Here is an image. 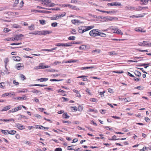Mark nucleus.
Returning <instances> with one entry per match:
<instances>
[{"label":"nucleus","mask_w":151,"mask_h":151,"mask_svg":"<svg viewBox=\"0 0 151 151\" xmlns=\"http://www.w3.org/2000/svg\"><path fill=\"white\" fill-rule=\"evenodd\" d=\"M94 27L93 25L88 26H81L78 27V31L80 33H83L84 32L93 29Z\"/></svg>","instance_id":"nucleus-1"},{"label":"nucleus","mask_w":151,"mask_h":151,"mask_svg":"<svg viewBox=\"0 0 151 151\" xmlns=\"http://www.w3.org/2000/svg\"><path fill=\"white\" fill-rule=\"evenodd\" d=\"M77 105H78V108L76 107V115H80L83 109V104L79 105L78 104Z\"/></svg>","instance_id":"nucleus-2"},{"label":"nucleus","mask_w":151,"mask_h":151,"mask_svg":"<svg viewBox=\"0 0 151 151\" xmlns=\"http://www.w3.org/2000/svg\"><path fill=\"white\" fill-rule=\"evenodd\" d=\"M100 17L101 19H105L107 21H111L113 20L114 19L115 20H117L118 19V18L116 17H112L110 16H106L105 17Z\"/></svg>","instance_id":"nucleus-3"},{"label":"nucleus","mask_w":151,"mask_h":151,"mask_svg":"<svg viewBox=\"0 0 151 151\" xmlns=\"http://www.w3.org/2000/svg\"><path fill=\"white\" fill-rule=\"evenodd\" d=\"M98 29H93L89 32V35L91 37H96L98 36L99 31Z\"/></svg>","instance_id":"nucleus-4"},{"label":"nucleus","mask_w":151,"mask_h":151,"mask_svg":"<svg viewBox=\"0 0 151 151\" xmlns=\"http://www.w3.org/2000/svg\"><path fill=\"white\" fill-rule=\"evenodd\" d=\"M66 13L65 12L63 13L62 14H60L59 15H55L53 17H51V19L52 20H55L59 19L64 16L65 15Z\"/></svg>","instance_id":"nucleus-5"},{"label":"nucleus","mask_w":151,"mask_h":151,"mask_svg":"<svg viewBox=\"0 0 151 151\" xmlns=\"http://www.w3.org/2000/svg\"><path fill=\"white\" fill-rule=\"evenodd\" d=\"M98 11L104 13H106L108 14H109L111 15L112 14H115V13L118 12V11H115L114 10H112L111 11H103L99 9H96Z\"/></svg>","instance_id":"nucleus-6"},{"label":"nucleus","mask_w":151,"mask_h":151,"mask_svg":"<svg viewBox=\"0 0 151 151\" xmlns=\"http://www.w3.org/2000/svg\"><path fill=\"white\" fill-rule=\"evenodd\" d=\"M15 126L20 130H22L25 129V127L24 126L19 123L16 124Z\"/></svg>","instance_id":"nucleus-7"},{"label":"nucleus","mask_w":151,"mask_h":151,"mask_svg":"<svg viewBox=\"0 0 151 151\" xmlns=\"http://www.w3.org/2000/svg\"><path fill=\"white\" fill-rule=\"evenodd\" d=\"M79 17L80 19H76V24L79 25L81 23H84L82 21V20L83 19V17H81L80 16L76 17Z\"/></svg>","instance_id":"nucleus-8"},{"label":"nucleus","mask_w":151,"mask_h":151,"mask_svg":"<svg viewBox=\"0 0 151 151\" xmlns=\"http://www.w3.org/2000/svg\"><path fill=\"white\" fill-rule=\"evenodd\" d=\"M107 5L108 6H121V4L119 2H114L110 3H108L107 4Z\"/></svg>","instance_id":"nucleus-9"},{"label":"nucleus","mask_w":151,"mask_h":151,"mask_svg":"<svg viewBox=\"0 0 151 151\" xmlns=\"http://www.w3.org/2000/svg\"><path fill=\"white\" fill-rule=\"evenodd\" d=\"M23 65L22 64L18 63L16 65V68L18 70H20L23 68Z\"/></svg>","instance_id":"nucleus-10"},{"label":"nucleus","mask_w":151,"mask_h":151,"mask_svg":"<svg viewBox=\"0 0 151 151\" xmlns=\"http://www.w3.org/2000/svg\"><path fill=\"white\" fill-rule=\"evenodd\" d=\"M111 30L116 31V33L118 34H120L122 35H123V33L121 32V30L118 28H112L111 29Z\"/></svg>","instance_id":"nucleus-11"},{"label":"nucleus","mask_w":151,"mask_h":151,"mask_svg":"<svg viewBox=\"0 0 151 151\" xmlns=\"http://www.w3.org/2000/svg\"><path fill=\"white\" fill-rule=\"evenodd\" d=\"M11 106L10 105L5 106L1 110V111H6L9 109L11 108Z\"/></svg>","instance_id":"nucleus-12"},{"label":"nucleus","mask_w":151,"mask_h":151,"mask_svg":"<svg viewBox=\"0 0 151 151\" xmlns=\"http://www.w3.org/2000/svg\"><path fill=\"white\" fill-rule=\"evenodd\" d=\"M12 58L14 61H19L21 60V58L18 56H13L12 57Z\"/></svg>","instance_id":"nucleus-13"},{"label":"nucleus","mask_w":151,"mask_h":151,"mask_svg":"<svg viewBox=\"0 0 151 151\" xmlns=\"http://www.w3.org/2000/svg\"><path fill=\"white\" fill-rule=\"evenodd\" d=\"M125 9L126 10H135V8L134 7H132L130 6H126L125 7Z\"/></svg>","instance_id":"nucleus-14"},{"label":"nucleus","mask_w":151,"mask_h":151,"mask_svg":"<svg viewBox=\"0 0 151 151\" xmlns=\"http://www.w3.org/2000/svg\"><path fill=\"white\" fill-rule=\"evenodd\" d=\"M24 36V35L22 34L16 35L15 36L16 40H19L21 39L22 38L21 37H23Z\"/></svg>","instance_id":"nucleus-15"},{"label":"nucleus","mask_w":151,"mask_h":151,"mask_svg":"<svg viewBox=\"0 0 151 151\" xmlns=\"http://www.w3.org/2000/svg\"><path fill=\"white\" fill-rule=\"evenodd\" d=\"M143 46L151 47V43H149L147 41H143Z\"/></svg>","instance_id":"nucleus-16"},{"label":"nucleus","mask_w":151,"mask_h":151,"mask_svg":"<svg viewBox=\"0 0 151 151\" xmlns=\"http://www.w3.org/2000/svg\"><path fill=\"white\" fill-rule=\"evenodd\" d=\"M44 1H45L44 4L47 6L48 7L49 6L48 5H49L51 2V0H44Z\"/></svg>","instance_id":"nucleus-17"},{"label":"nucleus","mask_w":151,"mask_h":151,"mask_svg":"<svg viewBox=\"0 0 151 151\" xmlns=\"http://www.w3.org/2000/svg\"><path fill=\"white\" fill-rule=\"evenodd\" d=\"M150 64V63H143L142 64L139 65H138V66H144L145 68H147L148 66Z\"/></svg>","instance_id":"nucleus-18"},{"label":"nucleus","mask_w":151,"mask_h":151,"mask_svg":"<svg viewBox=\"0 0 151 151\" xmlns=\"http://www.w3.org/2000/svg\"><path fill=\"white\" fill-rule=\"evenodd\" d=\"M40 69H44L50 67V66L44 65L43 63H41L40 64Z\"/></svg>","instance_id":"nucleus-19"},{"label":"nucleus","mask_w":151,"mask_h":151,"mask_svg":"<svg viewBox=\"0 0 151 151\" xmlns=\"http://www.w3.org/2000/svg\"><path fill=\"white\" fill-rule=\"evenodd\" d=\"M48 80V79L46 78H41L40 79H37V81H40V82H42L44 81H46Z\"/></svg>","instance_id":"nucleus-20"},{"label":"nucleus","mask_w":151,"mask_h":151,"mask_svg":"<svg viewBox=\"0 0 151 151\" xmlns=\"http://www.w3.org/2000/svg\"><path fill=\"white\" fill-rule=\"evenodd\" d=\"M7 132H8V134H9L11 135L14 134L17 132L15 130H11V131L7 130Z\"/></svg>","instance_id":"nucleus-21"},{"label":"nucleus","mask_w":151,"mask_h":151,"mask_svg":"<svg viewBox=\"0 0 151 151\" xmlns=\"http://www.w3.org/2000/svg\"><path fill=\"white\" fill-rule=\"evenodd\" d=\"M134 74L137 76L140 77L141 76V73L139 71L135 70L134 72Z\"/></svg>","instance_id":"nucleus-22"},{"label":"nucleus","mask_w":151,"mask_h":151,"mask_svg":"<svg viewBox=\"0 0 151 151\" xmlns=\"http://www.w3.org/2000/svg\"><path fill=\"white\" fill-rule=\"evenodd\" d=\"M42 32L43 34V35H45L47 34H50L52 33V32L48 30H43L42 31Z\"/></svg>","instance_id":"nucleus-23"},{"label":"nucleus","mask_w":151,"mask_h":151,"mask_svg":"<svg viewBox=\"0 0 151 151\" xmlns=\"http://www.w3.org/2000/svg\"><path fill=\"white\" fill-rule=\"evenodd\" d=\"M47 85L39 84H34L33 85L30 86H39L40 87L47 86Z\"/></svg>","instance_id":"nucleus-24"},{"label":"nucleus","mask_w":151,"mask_h":151,"mask_svg":"<svg viewBox=\"0 0 151 151\" xmlns=\"http://www.w3.org/2000/svg\"><path fill=\"white\" fill-rule=\"evenodd\" d=\"M94 68L93 66H91L90 67H83L81 68V70H86L88 69L92 68Z\"/></svg>","instance_id":"nucleus-25"},{"label":"nucleus","mask_w":151,"mask_h":151,"mask_svg":"<svg viewBox=\"0 0 151 151\" xmlns=\"http://www.w3.org/2000/svg\"><path fill=\"white\" fill-rule=\"evenodd\" d=\"M98 36H100L101 37H105L106 36V35L104 33L101 32H99L98 35Z\"/></svg>","instance_id":"nucleus-26"},{"label":"nucleus","mask_w":151,"mask_h":151,"mask_svg":"<svg viewBox=\"0 0 151 151\" xmlns=\"http://www.w3.org/2000/svg\"><path fill=\"white\" fill-rule=\"evenodd\" d=\"M63 118L68 119L69 118V116L67 115L66 113L63 114L62 115Z\"/></svg>","instance_id":"nucleus-27"},{"label":"nucleus","mask_w":151,"mask_h":151,"mask_svg":"<svg viewBox=\"0 0 151 151\" xmlns=\"http://www.w3.org/2000/svg\"><path fill=\"white\" fill-rule=\"evenodd\" d=\"M13 95L14 93L11 94V93H5L4 94H3L2 96L3 97H5V96H8L9 95Z\"/></svg>","instance_id":"nucleus-28"},{"label":"nucleus","mask_w":151,"mask_h":151,"mask_svg":"<svg viewBox=\"0 0 151 151\" xmlns=\"http://www.w3.org/2000/svg\"><path fill=\"white\" fill-rule=\"evenodd\" d=\"M9 61L8 58H6L4 59V63H5V66L6 68V70H7V69L6 68V66L7 65V63Z\"/></svg>","instance_id":"nucleus-29"},{"label":"nucleus","mask_w":151,"mask_h":151,"mask_svg":"<svg viewBox=\"0 0 151 151\" xmlns=\"http://www.w3.org/2000/svg\"><path fill=\"white\" fill-rule=\"evenodd\" d=\"M0 88L3 89H4L5 88V83L4 82L0 83Z\"/></svg>","instance_id":"nucleus-30"},{"label":"nucleus","mask_w":151,"mask_h":151,"mask_svg":"<svg viewBox=\"0 0 151 151\" xmlns=\"http://www.w3.org/2000/svg\"><path fill=\"white\" fill-rule=\"evenodd\" d=\"M31 92L33 93H39L40 94H42V93L41 92L39 91L35 90V89H34L31 91Z\"/></svg>","instance_id":"nucleus-31"},{"label":"nucleus","mask_w":151,"mask_h":151,"mask_svg":"<svg viewBox=\"0 0 151 151\" xmlns=\"http://www.w3.org/2000/svg\"><path fill=\"white\" fill-rule=\"evenodd\" d=\"M31 12H34L35 13L37 12H40V13H42V10H32Z\"/></svg>","instance_id":"nucleus-32"},{"label":"nucleus","mask_w":151,"mask_h":151,"mask_svg":"<svg viewBox=\"0 0 151 151\" xmlns=\"http://www.w3.org/2000/svg\"><path fill=\"white\" fill-rule=\"evenodd\" d=\"M149 0H140L142 2V4L143 5H146L147 4Z\"/></svg>","instance_id":"nucleus-33"},{"label":"nucleus","mask_w":151,"mask_h":151,"mask_svg":"<svg viewBox=\"0 0 151 151\" xmlns=\"http://www.w3.org/2000/svg\"><path fill=\"white\" fill-rule=\"evenodd\" d=\"M65 92V91L61 90V89H59V90L58 91V92L59 93V92H61L62 94V95L63 96H66V94H65L64 93Z\"/></svg>","instance_id":"nucleus-34"},{"label":"nucleus","mask_w":151,"mask_h":151,"mask_svg":"<svg viewBox=\"0 0 151 151\" xmlns=\"http://www.w3.org/2000/svg\"><path fill=\"white\" fill-rule=\"evenodd\" d=\"M13 27L14 28H21V27L20 26L16 24H14Z\"/></svg>","instance_id":"nucleus-35"},{"label":"nucleus","mask_w":151,"mask_h":151,"mask_svg":"<svg viewBox=\"0 0 151 151\" xmlns=\"http://www.w3.org/2000/svg\"><path fill=\"white\" fill-rule=\"evenodd\" d=\"M144 17V16H137L135 15H133L132 16H130L129 17L130 18H138V17Z\"/></svg>","instance_id":"nucleus-36"},{"label":"nucleus","mask_w":151,"mask_h":151,"mask_svg":"<svg viewBox=\"0 0 151 151\" xmlns=\"http://www.w3.org/2000/svg\"><path fill=\"white\" fill-rule=\"evenodd\" d=\"M21 116V114H18L16 116L17 119L19 120H21L22 119V118Z\"/></svg>","instance_id":"nucleus-37"},{"label":"nucleus","mask_w":151,"mask_h":151,"mask_svg":"<svg viewBox=\"0 0 151 151\" xmlns=\"http://www.w3.org/2000/svg\"><path fill=\"white\" fill-rule=\"evenodd\" d=\"M71 45V44L70 43H65L64 44H63L62 45V46H66V47L70 46Z\"/></svg>","instance_id":"nucleus-38"},{"label":"nucleus","mask_w":151,"mask_h":151,"mask_svg":"<svg viewBox=\"0 0 151 151\" xmlns=\"http://www.w3.org/2000/svg\"><path fill=\"white\" fill-rule=\"evenodd\" d=\"M5 121L4 122H10V121H13V122H14V119L12 118H11L9 119H4Z\"/></svg>","instance_id":"nucleus-39"},{"label":"nucleus","mask_w":151,"mask_h":151,"mask_svg":"<svg viewBox=\"0 0 151 151\" xmlns=\"http://www.w3.org/2000/svg\"><path fill=\"white\" fill-rule=\"evenodd\" d=\"M86 48V47L85 45H82L79 47L80 50H85Z\"/></svg>","instance_id":"nucleus-40"},{"label":"nucleus","mask_w":151,"mask_h":151,"mask_svg":"<svg viewBox=\"0 0 151 151\" xmlns=\"http://www.w3.org/2000/svg\"><path fill=\"white\" fill-rule=\"evenodd\" d=\"M40 23V24L43 25L45 24V21L44 20H39Z\"/></svg>","instance_id":"nucleus-41"},{"label":"nucleus","mask_w":151,"mask_h":151,"mask_svg":"<svg viewBox=\"0 0 151 151\" xmlns=\"http://www.w3.org/2000/svg\"><path fill=\"white\" fill-rule=\"evenodd\" d=\"M28 28L30 30H33L35 29L34 25L29 26L28 27Z\"/></svg>","instance_id":"nucleus-42"},{"label":"nucleus","mask_w":151,"mask_h":151,"mask_svg":"<svg viewBox=\"0 0 151 151\" xmlns=\"http://www.w3.org/2000/svg\"><path fill=\"white\" fill-rule=\"evenodd\" d=\"M19 0H15L13 5V6L14 7L16 6L17 4L19 3Z\"/></svg>","instance_id":"nucleus-43"},{"label":"nucleus","mask_w":151,"mask_h":151,"mask_svg":"<svg viewBox=\"0 0 151 151\" xmlns=\"http://www.w3.org/2000/svg\"><path fill=\"white\" fill-rule=\"evenodd\" d=\"M116 137L115 135H114L112 137V138L111 139H109L110 140H117L116 138Z\"/></svg>","instance_id":"nucleus-44"},{"label":"nucleus","mask_w":151,"mask_h":151,"mask_svg":"<svg viewBox=\"0 0 151 151\" xmlns=\"http://www.w3.org/2000/svg\"><path fill=\"white\" fill-rule=\"evenodd\" d=\"M10 31V30L8 28H5L4 29V32L5 33H7Z\"/></svg>","instance_id":"nucleus-45"},{"label":"nucleus","mask_w":151,"mask_h":151,"mask_svg":"<svg viewBox=\"0 0 151 151\" xmlns=\"http://www.w3.org/2000/svg\"><path fill=\"white\" fill-rule=\"evenodd\" d=\"M63 80V79H51L50 80V81H62Z\"/></svg>","instance_id":"nucleus-46"},{"label":"nucleus","mask_w":151,"mask_h":151,"mask_svg":"<svg viewBox=\"0 0 151 151\" xmlns=\"http://www.w3.org/2000/svg\"><path fill=\"white\" fill-rule=\"evenodd\" d=\"M89 112H93L95 113H97L98 112L97 110H94L93 109H90L88 110Z\"/></svg>","instance_id":"nucleus-47"},{"label":"nucleus","mask_w":151,"mask_h":151,"mask_svg":"<svg viewBox=\"0 0 151 151\" xmlns=\"http://www.w3.org/2000/svg\"><path fill=\"white\" fill-rule=\"evenodd\" d=\"M76 96L78 97L79 98L81 97V95L79 91L76 90Z\"/></svg>","instance_id":"nucleus-48"},{"label":"nucleus","mask_w":151,"mask_h":151,"mask_svg":"<svg viewBox=\"0 0 151 151\" xmlns=\"http://www.w3.org/2000/svg\"><path fill=\"white\" fill-rule=\"evenodd\" d=\"M109 55H116L117 54L116 53H115V52L114 51L111 52H109Z\"/></svg>","instance_id":"nucleus-49"},{"label":"nucleus","mask_w":151,"mask_h":151,"mask_svg":"<svg viewBox=\"0 0 151 151\" xmlns=\"http://www.w3.org/2000/svg\"><path fill=\"white\" fill-rule=\"evenodd\" d=\"M142 7L141 6H139L137 8H135V10L137 11H139L142 10Z\"/></svg>","instance_id":"nucleus-50"},{"label":"nucleus","mask_w":151,"mask_h":151,"mask_svg":"<svg viewBox=\"0 0 151 151\" xmlns=\"http://www.w3.org/2000/svg\"><path fill=\"white\" fill-rule=\"evenodd\" d=\"M90 100L92 102H97L96 99L95 98H91L90 99Z\"/></svg>","instance_id":"nucleus-51"},{"label":"nucleus","mask_w":151,"mask_h":151,"mask_svg":"<svg viewBox=\"0 0 151 151\" xmlns=\"http://www.w3.org/2000/svg\"><path fill=\"white\" fill-rule=\"evenodd\" d=\"M75 37L74 36H71L69 37L68 39L70 40H75Z\"/></svg>","instance_id":"nucleus-52"},{"label":"nucleus","mask_w":151,"mask_h":151,"mask_svg":"<svg viewBox=\"0 0 151 151\" xmlns=\"http://www.w3.org/2000/svg\"><path fill=\"white\" fill-rule=\"evenodd\" d=\"M90 90L88 88H86V92L88 93L89 95H91L92 94L90 92Z\"/></svg>","instance_id":"nucleus-53"},{"label":"nucleus","mask_w":151,"mask_h":151,"mask_svg":"<svg viewBox=\"0 0 151 151\" xmlns=\"http://www.w3.org/2000/svg\"><path fill=\"white\" fill-rule=\"evenodd\" d=\"M37 35H43V32H42V31H37Z\"/></svg>","instance_id":"nucleus-54"},{"label":"nucleus","mask_w":151,"mask_h":151,"mask_svg":"<svg viewBox=\"0 0 151 151\" xmlns=\"http://www.w3.org/2000/svg\"><path fill=\"white\" fill-rule=\"evenodd\" d=\"M58 23L57 22H54L51 24V26L52 27H55L57 26Z\"/></svg>","instance_id":"nucleus-55"},{"label":"nucleus","mask_w":151,"mask_h":151,"mask_svg":"<svg viewBox=\"0 0 151 151\" xmlns=\"http://www.w3.org/2000/svg\"><path fill=\"white\" fill-rule=\"evenodd\" d=\"M24 2L23 1H22L19 4V7L20 8L22 7L23 6Z\"/></svg>","instance_id":"nucleus-56"},{"label":"nucleus","mask_w":151,"mask_h":151,"mask_svg":"<svg viewBox=\"0 0 151 151\" xmlns=\"http://www.w3.org/2000/svg\"><path fill=\"white\" fill-rule=\"evenodd\" d=\"M17 111V108L15 107L14 109H12V113H14L15 112H16Z\"/></svg>","instance_id":"nucleus-57"},{"label":"nucleus","mask_w":151,"mask_h":151,"mask_svg":"<svg viewBox=\"0 0 151 151\" xmlns=\"http://www.w3.org/2000/svg\"><path fill=\"white\" fill-rule=\"evenodd\" d=\"M49 70L50 72H58V70H55L53 69H50Z\"/></svg>","instance_id":"nucleus-58"},{"label":"nucleus","mask_w":151,"mask_h":151,"mask_svg":"<svg viewBox=\"0 0 151 151\" xmlns=\"http://www.w3.org/2000/svg\"><path fill=\"white\" fill-rule=\"evenodd\" d=\"M101 113L102 114H105L106 113V110L104 109H101L100 111Z\"/></svg>","instance_id":"nucleus-59"},{"label":"nucleus","mask_w":151,"mask_h":151,"mask_svg":"<svg viewBox=\"0 0 151 151\" xmlns=\"http://www.w3.org/2000/svg\"><path fill=\"white\" fill-rule=\"evenodd\" d=\"M55 151H62V149L60 147L57 148L55 150Z\"/></svg>","instance_id":"nucleus-60"},{"label":"nucleus","mask_w":151,"mask_h":151,"mask_svg":"<svg viewBox=\"0 0 151 151\" xmlns=\"http://www.w3.org/2000/svg\"><path fill=\"white\" fill-rule=\"evenodd\" d=\"M7 130H1V132L5 135H7V134L6 131Z\"/></svg>","instance_id":"nucleus-61"},{"label":"nucleus","mask_w":151,"mask_h":151,"mask_svg":"<svg viewBox=\"0 0 151 151\" xmlns=\"http://www.w3.org/2000/svg\"><path fill=\"white\" fill-rule=\"evenodd\" d=\"M108 92L110 93H114V91H113V90L110 88H109V89H108Z\"/></svg>","instance_id":"nucleus-62"},{"label":"nucleus","mask_w":151,"mask_h":151,"mask_svg":"<svg viewBox=\"0 0 151 151\" xmlns=\"http://www.w3.org/2000/svg\"><path fill=\"white\" fill-rule=\"evenodd\" d=\"M70 110L72 111H75L76 110V107L70 106Z\"/></svg>","instance_id":"nucleus-63"},{"label":"nucleus","mask_w":151,"mask_h":151,"mask_svg":"<svg viewBox=\"0 0 151 151\" xmlns=\"http://www.w3.org/2000/svg\"><path fill=\"white\" fill-rule=\"evenodd\" d=\"M35 116L36 117H37V118H38L39 119H40L42 118L41 116L39 114H35Z\"/></svg>","instance_id":"nucleus-64"}]
</instances>
